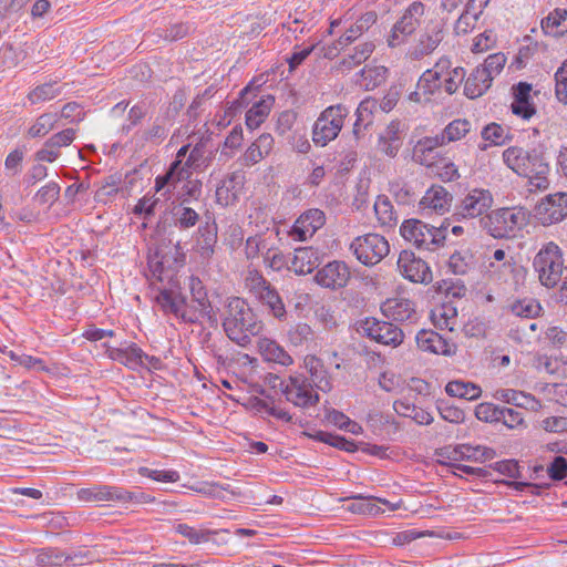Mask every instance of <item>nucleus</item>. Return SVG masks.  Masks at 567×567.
<instances>
[{
    "label": "nucleus",
    "instance_id": "f257e3e1",
    "mask_svg": "<svg viewBox=\"0 0 567 567\" xmlns=\"http://www.w3.org/2000/svg\"><path fill=\"white\" fill-rule=\"evenodd\" d=\"M223 327L231 341L246 347L262 331L264 323L244 299L234 297L226 306Z\"/></svg>",
    "mask_w": 567,
    "mask_h": 567
},
{
    "label": "nucleus",
    "instance_id": "f03ea898",
    "mask_svg": "<svg viewBox=\"0 0 567 567\" xmlns=\"http://www.w3.org/2000/svg\"><path fill=\"white\" fill-rule=\"evenodd\" d=\"M503 161L517 175L528 178L535 189L548 188L550 167L540 152L511 146L503 152Z\"/></svg>",
    "mask_w": 567,
    "mask_h": 567
},
{
    "label": "nucleus",
    "instance_id": "7ed1b4c3",
    "mask_svg": "<svg viewBox=\"0 0 567 567\" xmlns=\"http://www.w3.org/2000/svg\"><path fill=\"white\" fill-rule=\"evenodd\" d=\"M529 224V213L523 207L491 210L480 219L481 227L493 238H514Z\"/></svg>",
    "mask_w": 567,
    "mask_h": 567
},
{
    "label": "nucleus",
    "instance_id": "20e7f679",
    "mask_svg": "<svg viewBox=\"0 0 567 567\" xmlns=\"http://www.w3.org/2000/svg\"><path fill=\"white\" fill-rule=\"evenodd\" d=\"M532 266L539 284L548 289L558 286L567 269L564 251L555 241L542 245L533 258Z\"/></svg>",
    "mask_w": 567,
    "mask_h": 567
},
{
    "label": "nucleus",
    "instance_id": "39448f33",
    "mask_svg": "<svg viewBox=\"0 0 567 567\" xmlns=\"http://www.w3.org/2000/svg\"><path fill=\"white\" fill-rule=\"evenodd\" d=\"M447 227L445 221L440 227H434L417 219H409L401 225L400 233L417 249L434 251L444 245Z\"/></svg>",
    "mask_w": 567,
    "mask_h": 567
},
{
    "label": "nucleus",
    "instance_id": "423d86ee",
    "mask_svg": "<svg viewBox=\"0 0 567 567\" xmlns=\"http://www.w3.org/2000/svg\"><path fill=\"white\" fill-rule=\"evenodd\" d=\"M348 110L342 104L324 109L316 120L312 127V141L317 146H326L339 135Z\"/></svg>",
    "mask_w": 567,
    "mask_h": 567
},
{
    "label": "nucleus",
    "instance_id": "0eeeda50",
    "mask_svg": "<svg viewBox=\"0 0 567 567\" xmlns=\"http://www.w3.org/2000/svg\"><path fill=\"white\" fill-rule=\"evenodd\" d=\"M426 7L421 1L411 2L403 11L400 19L393 24L391 33L388 37V45L396 48L404 44L421 25L425 16Z\"/></svg>",
    "mask_w": 567,
    "mask_h": 567
},
{
    "label": "nucleus",
    "instance_id": "6e6552de",
    "mask_svg": "<svg viewBox=\"0 0 567 567\" xmlns=\"http://www.w3.org/2000/svg\"><path fill=\"white\" fill-rule=\"evenodd\" d=\"M350 249L361 264L374 266L388 256L390 245L383 236L371 233L355 237Z\"/></svg>",
    "mask_w": 567,
    "mask_h": 567
},
{
    "label": "nucleus",
    "instance_id": "1a4fd4ad",
    "mask_svg": "<svg viewBox=\"0 0 567 567\" xmlns=\"http://www.w3.org/2000/svg\"><path fill=\"white\" fill-rule=\"evenodd\" d=\"M284 396L288 402L301 409L315 406L319 402L318 392L302 373L288 377L287 385L284 388Z\"/></svg>",
    "mask_w": 567,
    "mask_h": 567
},
{
    "label": "nucleus",
    "instance_id": "9d476101",
    "mask_svg": "<svg viewBox=\"0 0 567 567\" xmlns=\"http://www.w3.org/2000/svg\"><path fill=\"white\" fill-rule=\"evenodd\" d=\"M358 330L367 338L393 348L399 347L404 340V332L401 328L377 318L361 320Z\"/></svg>",
    "mask_w": 567,
    "mask_h": 567
},
{
    "label": "nucleus",
    "instance_id": "9b49d317",
    "mask_svg": "<svg viewBox=\"0 0 567 567\" xmlns=\"http://www.w3.org/2000/svg\"><path fill=\"white\" fill-rule=\"evenodd\" d=\"M156 302L164 313L173 315L186 323L198 322L197 310L187 303V299L181 292L173 289H161L156 296Z\"/></svg>",
    "mask_w": 567,
    "mask_h": 567
},
{
    "label": "nucleus",
    "instance_id": "f8f14e48",
    "mask_svg": "<svg viewBox=\"0 0 567 567\" xmlns=\"http://www.w3.org/2000/svg\"><path fill=\"white\" fill-rule=\"evenodd\" d=\"M494 198L488 189L473 188L456 206L455 215L461 218H482L491 210Z\"/></svg>",
    "mask_w": 567,
    "mask_h": 567
},
{
    "label": "nucleus",
    "instance_id": "ddd939ff",
    "mask_svg": "<svg viewBox=\"0 0 567 567\" xmlns=\"http://www.w3.org/2000/svg\"><path fill=\"white\" fill-rule=\"evenodd\" d=\"M377 19L378 16L374 11L363 13L336 42L322 49L323 56L327 59L336 58L340 51L344 50L367 32L377 22Z\"/></svg>",
    "mask_w": 567,
    "mask_h": 567
},
{
    "label": "nucleus",
    "instance_id": "4468645a",
    "mask_svg": "<svg viewBox=\"0 0 567 567\" xmlns=\"http://www.w3.org/2000/svg\"><path fill=\"white\" fill-rule=\"evenodd\" d=\"M396 265L401 276L412 282L427 285L432 281L430 266L410 250L400 252Z\"/></svg>",
    "mask_w": 567,
    "mask_h": 567
},
{
    "label": "nucleus",
    "instance_id": "2eb2a0df",
    "mask_svg": "<svg viewBox=\"0 0 567 567\" xmlns=\"http://www.w3.org/2000/svg\"><path fill=\"white\" fill-rule=\"evenodd\" d=\"M444 27L441 22L429 23L420 33L414 45L408 51L411 60L417 61L431 54L444 39Z\"/></svg>",
    "mask_w": 567,
    "mask_h": 567
},
{
    "label": "nucleus",
    "instance_id": "dca6fc26",
    "mask_svg": "<svg viewBox=\"0 0 567 567\" xmlns=\"http://www.w3.org/2000/svg\"><path fill=\"white\" fill-rule=\"evenodd\" d=\"M536 217L544 226L565 219L567 217V193H555L546 196L536 206Z\"/></svg>",
    "mask_w": 567,
    "mask_h": 567
},
{
    "label": "nucleus",
    "instance_id": "f3484780",
    "mask_svg": "<svg viewBox=\"0 0 567 567\" xmlns=\"http://www.w3.org/2000/svg\"><path fill=\"white\" fill-rule=\"evenodd\" d=\"M350 276L348 265L344 261L334 260L319 269L315 280L321 287L336 290L346 287Z\"/></svg>",
    "mask_w": 567,
    "mask_h": 567
},
{
    "label": "nucleus",
    "instance_id": "a211bd4d",
    "mask_svg": "<svg viewBox=\"0 0 567 567\" xmlns=\"http://www.w3.org/2000/svg\"><path fill=\"white\" fill-rule=\"evenodd\" d=\"M326 221L324 213L320 209H309L295 221L289 236L295 240L305 241L311 238Z\"/></svg>",
    "mask_w": 567,
    "mask_h": 567
},
{
    "label": "nucleus",
    "instance_id": "6ab92c4d",
    "mask_svg": "<svg viewBox=\"0 0 567 567\" xmlns=\"http://www.w3.org/2000/svg\"><path fill=\"white\" fill-rule=\"evenodd\" d=\"M451 62L446 58L440 59L433 69H429L420 76L417 81V87L422 91L425 100H430V96L440 92L443 86L444 71L449 70Z\"/></svg>",
    "mask_w": 567,
    "mask_h": 567
},
{
    "label": "nucleus",
    "instance_id": "aec40b11",
    "mask_svg": "<svg viewBox=\"0 0 567 567\" xmlns=\"http://www.w3.org/2000/svg\"><path fill=\"white\" fill-rule=\"evenodd\" d=\"M513 102L511 110L516 116L528 121L536 114V106L532 101V84L519 82L512 87Z\"/></svg>",
    "mask_w": 567,
    "mask_h": 567
},
{
    "label": "nucleus",
    "instance_id": "412c9836",
    "mask_svg": "<svg viewBox=\"0 0 567 567\" xmlns=\"http://www.w3.org/2000/svg\"><path fill=\"white\" fill-rule=\"evenodd\" d=\"M453 195L441 185L430 187L420 202L422 210L445 214L452 206Z\"/></svg>",
    "mask_w": 567,
    "mask_h": 567
},
{
    "label": "nucleus",
    "instance_id": "4be33fe9",
    "mask_svg": "<svg viewBox=\"0 0 567 567\" xmlns=\"http://www.w3.org/2000/svg\"><path fill=\"white\" fill-rule=\"evenodd\" d=\"M381 311L388 319L399 322H414L417 313L414 303L406 298H389L381 305Z\"/></svg>",
    "mask_w": 567,
    "mask_h": 567
},
{
    "label": "nucleus",
    "instance_id": "5701e85b",
    "mask_svg": "<svg viewBox=\"0 0 567 567\" xmlns=\"http://www.w3.org/2000/svg\"><path fill=\"white\" fill-rule=\"evenodd\" d=\"M416 344L422 351H427L435 354L450 355L454 351L441 334L433 330H421L415 336Z\"/></svg>",
    "mask_w": 567,
    "mask_h": 567
},
{
    "label": "nucleus",
    "instance_id": "b1692460",
    "mask_svg": "<svg viewBox=\"0 0 567 567\" xmlns=\"http://www.w3.org/2000/svg\"><path fill=\"white\" fill-rule=\"evenodd\" d=\"M122 487L97 485L87 488H81L76 495L80 501L83 502H116V499H123L121 497Z\"/></svg>",
    "mask_w": 567,
    "mask_h": 567
},
{
    "label": "nucleus",
    "instance_id": "393cba45",
    "mask_svg": "<svg viewBox=\"0 0 567 567\" xmlns=\"http://www.w3.org/2000/svg\"><path fill=\"white\" fill-rule=\"evenodd\" d=\"M274 147V137L270 134H261L246 150L241 157L244 166H252L268 156Z\"/></svg>",
    "mask_w": 567,
    "mask_h": 567
},
{
    "label": "nucleus",
    "instance_id": "a878e982",
    "mask_svg": "<svg viewBox=\"0 0 567 567\" xmlns=\"http://www.w3.org/2000/svg\"><path fill=\"white\" fill-rule=\"evenodd\" d=\"M258 349L261 357L268 362L278 363L282 367H289L293 363L291 355L275 340L260 338Z\"/></svg>",
    "mask_w": 567,
    "mask_h": 567
},
{
    "label": "nucleus",
    "instance_id": "bb28decb",
    "mask_svg": "<svg viewBox=\"0 0 567 567\" xmlns=\"http://www.w3.org/2000/svg\"><path fill=\"white\" fill-rule=\"evenodd\" d=\"M318 265V252L312 247H300L295 250L291 269L297 275L310 274Z\"/></svg>",
    "mask_w": 567,
    "mask_h": 567
},
{
    "label": "nucleus",
    "instance_id": "cd10ccee",
    "mask_svg": "<svg viewBox=\"0 0 567 567\" xmlns=\"http://www.w3.org/2000/svg\"><path fill=\"white\" fill-rule=\"evenodd\" d=\"M375 45L372 41H365L357 44L348 53H346L340 61V69L350 71L363 62H365L373 53Z\"/></svg>",
    "mask_w": 567,
    "mask_h": 567
},
{
    "label": "nucleus",
    "instance_id": "c85d7f7f",
    "mask_svg": "<svg viewBox=\"0 0 567 567\" xmlns=\"http://www.w3.org/2000/svg\"><path fill=\"white\" fill-rule=\"evenodd\" d=\"M492 81L493 79L481 66H477L466 79L464 93L470 99H476L489 89Z\"/></svg>",
    "mask_w": 567,
    "mask_h": 567
},
{
    "label": "nucleus",
    "instance_id": "c756f323",
    "mask_svg": "<svg viewBox=\"0 0 567 567\" xmlns=\"http://www.w3.org/2000/svg\"><path fill=\"white\" fill-rule=\"evenodd\" d=\"M188 287L192 295V301L196 305L192 307L194 310H197L198 319L200 316H209L212 312V303L202 280L198 277L192 276L189 277Z\"/></svg>",
    "mask_w": 567,
    "mask_h": 567
},
{
    "label": "nucleus",
    "instance_id": "7c9ffc66",
    "mask_svg": "<svg viewBox=\"0 0 567 567\" xmlns=\"http://www.w3.org/2000/svg\"><path fill=\"white\" fill-rule=\"evenodd\" d=\"M352 502L347 506V511L353 513V514H361V515H372L375 516L383 511L378 506L377 503H381L384 505H390L389 501L385 498L374 497V496H362L357 495L350 497Z\"/></svg>",
    "mask_w": 567,
    "mask_h": 567
},
{
    "label": "nucleus",
    "instance_id": "2f4dec72",
    "mask_svg": "<svg viewBox=\"0 0 567 567\" xmlns=\"http://www.w3.org/2000/svg\"><path fill=\"white\" fill-rule=\"evenodd\" d=\"M431 320L441 330L454 331L457 324V310L452 303L444 302L432 309Z\"/></svg>",
    "mask_w": 567,
    "mask_h": 567
},
{
    "label": "nucleus",
    "instance_id": "473e14b6",
    "mask_svg": "<svg viewBox=\"0 0 567 567\" xmlns=\"http://www.w3.org/2000/svg\"><path fill=\"white\" fill-rule=\"evenodd\" d=\"M443 144H445V141L442 134L434 137H424L416 143L414 156L422 165L432 166L434 165V153Z\"/></svg>",
    "mask_w": 567,
    "mask_h": 567
},
{
    "label": "nucleus",
    "instance_id": "72a5a7b5",
    "mask_svg": "<svg viewBox=\"0 0 567 567\" xmlns=\"http://www.w3.org/2000/svg\"><path fill=\"white\" fill-rule=\"evenodd\" d=\"M198 251L203 258H210L214 254V248L217 243V225L216 223L209 221V219L205 223L204 226L198 228Z\"/></svg>",
    "mask_w": 567,
    "mask_h": 567
},
{
    "label": "nucleus",
    "instance_id": "f704fd0d",
    "mask_svg": "<svg viewBox=\"0 0 567 567\" xmlns=\"http://www.w3.org/2000/svg\"><path fill=\"white\" fill-rule=\"evenodd\" d=\"M542 29L546 34L561 37L567 33V10L555 9L542 20Z\"/></svg>",
    "mask_w": 567,
    "mask_h": 567
},
{
    "label": "nucleus",
    "instance_id": "c9c22d12",
    "mask_svg": "<svg viewBox=\"0 0 567 567\" xmlns=\"http://www.w3.org/2000/svg\"><path fill=\"white\" fill-rule=\"evenodd\" d=\"M169 120L166 116H157L154 122L143 130L141 140L145 143L159 145L168 135Z\"/></svg>",
    "mask_w": 567,
    "mask_h": 567
},
{
    "label": "nucleus",
    "instance_id": "e433bc0d",
    "mask_svg": "<svg viewBox=\"0 0 567 567\" xmlns=\"http://www.w3.org/2000/svg\"><path fill=\"white\" fill-rule=\"evenodd\" d=\"M274 101V97L268 95L252 104L246 113V124L249 128H256L265 121L270 112Z\"/></svg>",
    "mask_w": 567,
    "mask_h": 567
},
{
    "label": "nucleus",
    "instance_id": "4c0bfd02",
    "mask_svg": "<svg viewBox=\"0 0 567 567\" xmlns=\"http://www.w3.org/2000/svg\"><path fill=\"white\" fill-rule=\"evenodd\" d=\"M173 216L175 225L181 229L192 228L199 220V215L189 206L188 198H181L179 206L174 208Z\"/></svg>",
    "mask_w": 567,
    "mask_h": 567
},
{
    "label": "nucleus",
    "instance_id": "58836bf2",
    "mask_svg": "<svg viewBox=\"0 0 567 567\" xmlns=\"http://www.w3.org/2000/svg\"><path fill=\"white\" fill-rule=\"evenodd\" d=\"M373 208L380 226L393 227L396 224V214L388 196L379 195Z\"/></svg>",
    "mask_w": 567,
    "mask_h": 567
},
{
    "label": "nucleus",
    "instance_id": "ea45409f",
    "mask_svg": "<svg viewBox=\"0 0 567 567\" xmlns=\"http://www.w3.org/2000/svg\"><path fill=\"white\" fill-rule=\"evenodd\" d=\"M445 392L450 396L465 399L468 401L476 400L482 394V390L478 385L460 380L450 381L445 386Z\"/></svg>",
    "mask_w": 567,
    "mask_h": 567
},
{
    "label": "nucleus",
    "instance_id": "a19ab883",
    "mask_svg": "<svg viewBox=\"0 0 567 567\" xmlns=\"http://www.w3.org/2000/svg\"><path fill=\"white\" fill-rule=\"evenodd\" d=\"M58 113H43L38 116L34 123L28 130V136L30 137H42L52 131L59 122Z\"/></svg>",
    "mask_w": 567,
    "mask_h": 567
},
{
    "label": "nucleus",
    "instance_id": "79ce46f5",
    "mask_svg": "<svg viewBox=\"0 0 567 567\" xmlns=\"http://www.w3.org/2000/svg\"><path fill=\"white\" fill-rule=\"evenodd\" d=\"M62 93V87L56 85V82L43 83L35 86L28 94V100L31 104H38L47 101H51Z\"/></svg>",
    "mask_w": 567,
    "mask_h": 567
},
{
    "label": "nucleus",
    "instance_id": "37998d69",
    "mask_svg": "<svg viewBox=\"0 0 567 567\" xmlns=\"http://www.w3.org/2000/svg\"><path fill=\"white\" fill-rule=\"evenodd\" d=\"M472 123L466 118H457L449 123L442 132L445 143L456 142L472 131Z\"/></svg>",
    "mask_w": 567,
    "mask_h": 567
},
{
    "label": "nucleus",
    "instance_id": "c03bdc74",
    "mask_svg": "<svg viewBox=\"0 0 567 567\" xmlns=\"http://www.w3.org/2000/svg\"><path fill=\"white\" fill-rule=\"evenodd\" d=\"M455 454H460L461 458L473 460V461H486L492 460L495 456V451L486 446H471L467 444L460 445L454 450Z\"/></svg>",
    "mask_w": 567,
    "mask_h": 567
},
{
    "label": "nucleus",
    "instance_id": "a18cd8bd",
    "mask_svg": "<svg viewBox=\"0 0 567 567\" xmlns=\"http://www.w3.org/2000/svg\"><path fill=\"white\" fill-rule=\"evenodd\" d=\"M377 107V101L372 99L363 100L357 109V121L353 125V134L359 137L360 127L372 124L373 111Z\"/></svg>",
    "mask_w": 567,
    "mask_h": 567
},
{
    "label": "nucleus",
    "instance_id": "49530a36",
    "mask_svg": "<svg viewBox=\"0 0 567 567\" xmlns=\"http://www.w3.org/2000/svg\"><path fill=\"white\" fill-rule=\"evenodd\" d=\"M258 299L269 308V310L276 318L281 319L282 317H285V305L277 290L272 287V285H269L268 289H266L261 295L258 296Z\"/></svg>",
    "mask_w": 567,
    "mask_h": 567
},
{
    "label": "nucleus",
    "instance_id": "de8ad7c7",
    "mask_svg": "<svg viewBox=\"0 0 567 567\" xmlns=\"http://www.w3.org/2000/svg\"><path fill=\"white\" fill-rule=\"evenodd\" d=\"M388 69L385 66H364L360 71L362 84L367 90H373L386 80Z\"/></svg>",
    "mask_w": 567,
    "mask_h": 567
},
{
    "label": "nucleus",
    "instance_id": "09e8293b",
    "mask_svg": "<svg viewBox=\"0 0 567 567\" xmlns=\"http://www.w3.org/2000/svg\"><path fill=\"white\" fill-rule=\"evenodd\" d=\"M495 396L503 402L513 404L518 408H526L530 403H536V400L533 395L513 389L498 390Z\"/></svg>",
    "mask_w": 567,
    "mask_h": 567
},
{
    "label": "nucleus",
    "instance_id": "8fccbe9b",
    "mask_svg": "<svg viewBox=\"0 0 567 567\" xmlns=\"http://www.w3.org/2000/svg\"><path fill=\"white\" fill-rule=\"evenodd\" d=\"M176 533L187 538L190 544L198 545L209 540V536L215 534L209 529H197L187 524H178L175 527Z\"/></svg>",
    "mask_w": 567,
    "mask_h": 567
},
{
    "label": "nucleus",
    "instance_id": "3c124183",
    "mask_svg": "<svg viewBox=\"0 0 567 567\" xmlns=\"http://www.w3.org/2000/svg\"><path fill=\"white\" fill-rule=\"evenodd\" d=\"M465 70L461 66L451 68L444 71L442 90L449 95L455 93L464 81Z\"/></svg>",
    "mask_w": 567,
    "mask_h": 567
},
{
    "label": "nucleus",
    "instance_id": "603ef678",
    "mask_svg": "<svg viewBox=\"0 0 567 567\" xmlns=\"http://www.w3.org/2000/svg\"><path fill=\"white\" fill-rule=\"evenodd\" d=\"M64 559V551L52 547L40 549L35 556L38 566H62Z\"/></svg>",
    "mask_w": 567,
    "mask_h": 567
},
{
    "label": "nucleus",
    "instance_id": "864d4df0",
    "mask_svg": "<svg viewBox=\"0 0 567 567\" xmlns=\"http://www.w3.org/2000/svg\"><path fill=\"white\" fill-rule=\"evenodd\" d=\"M287 337L290 344L300 347L311 340L312 329L309 324L300 322L290 327Z\"/></svg>",
    "mask_w": 567,
    "mask_h": 567
},
{
    "label": "nucleus",
    "instance_id": "5fc2aeb1",
    "mask_svg": "<svg viewBox=\"0 0 567 567\" xmlns=\"http://www.w3.org/2000/svg\"><path fill=\"white\" fill-rule=\"evenodd\" d=\"M472 265V255L468 250L455 251L450 256L449 268L455 275H465Z\"/></svg>",
    "mask_w": 567,
    "mask_h": 567
},
{
    "label": "nucleus",
    "instance_id": "6e6d98bb",
    "mask_svg": "<svg viewBox=\"0 0 567 567\" xmlns=\"http://www.w3.org/2000/svg\"><path fill=\"white\" fill-rule=\"evenodd\" d=\"M189 31L190 27L187 23L178 22L168 28H158L156 34L166 41H177L185 38Z\"/></svg>",
    "mask_w": 567,
    "mask_h": 567
},
{
    "label": "nucleus",
    "instance_id": "4d7b16f0",
    "mask_svg": "<svg viewBox=\"0 0 567 567\" xmlns=\"http://www.w3.org/2000/svg\"><path fill=\"white\" fill-rule=\"evenodd\" d=\"M271 285L258 270H249L245 278L246 288L257 298Z\"/></svg>",
    "mask_w": 567,
    "mask_h": 567
},
{
    "label": "nucleus",
    "instance_id": "13d9d810",
    "mask_svg": "<svg viewBox=\"0 0 567 567\" xmlns=\"http://www.w3.org/2000/svg\"><path fill=\"white\" fill-rule=\"evenodd\" d=\"M76 130L75 128H65L61 132L53 134L50 138H48L47 146L54 148L56 152H60L62 147H66L72 144L75 140Z\"/></svg>",
    "mask_w": 567,
    "mask_h": 567
},
{
    "label": "nucleus",
    "instance_id": "bf43d9fd",
    "mask_svg": "<svg viewBox=\"0 0 567 567\" xmlns=\"http://www.w3.org/2000/svg\"><path fill=\"white\" fill-rule=\"evenodd\" d=\"M60 195V186L55 182H50L41 187L34 196V200L41 205H53Z\"/></svg>",
    "mask_w": 567,
    "mask_h": 567
},
{
    "label": "nucleus",
    "instance_id": "052dcab7",
    "mask_svg": "<svg viewBox=\"0 0 567 567\" xmlns=\"http://www.w3.org/2000/svg\"><path fill=\"white\" fill-rule=\"evenodd\" d=\"M511 309L517 317L534 318L538 315L540 306L533 299H524L515 301Z\"/></svg>",
    "mask_w": 567,
    "mask_h": 567
},
{
    "label": "nucleus",
    "instance_id": "680f3d73",
    "mask_svg": "<svg viewBox=\"0 0 567 567\" xmlns=\"http://www.w3.org/2000/svg\"><path fill=\"white\" fill-rule=\"evenodd\" d=\"M555 81V94L557 100L567 104V60H565L556 71Z\"/></svg>",
    "mask_w": 567,
    "mask_h": 567
},
{
    "label": "nucleus",
    "instance_id": "e2e57ef3",
    "mask_svg": "<svg viewBox=\"0 0 567 567\" xmlns=\"http://www.w3.org/2000/svg\"><path fill=\"white\" fill-rule=\"evenodd\" d=\"M506 63V56L504 53H493L489 54L484 63L481 65V68L492 78L496 76L501 73L504 65Z\"/></svg>",
    "mask_w": 567,
    "mask_h": 567
},
{
    "label": "nucleus",
    "instance_id": "0e129e2a",
    "mask_svg": "<svg viewBox=\"0 0 567 567\" xmlns=\"http://www.w3.org/2000/svg\"><path fill=\"white\" fill-rule=\"evenodd\" d=\"M309 374V381L312 383L315 389L320 390L322 392H329L332 390L331 378L323 365L319 367L316 371H312Z\"/></svg>",
    "mask_w": 567,
    "mask_h": 567
},
{
    "label": "nucleus",
    "instance_id": "69168bd1",
    "mask_svg": "<svg viewBox=\"0 0 567 567\" xmlns=\"http://www.w3.org/2000/svg\"><path fill=\"white\" fill-rule=\"evenodd\" d=\"M499 412H501V406H497L493 403H488V402H484V403H480L476 408H475V416L480 420V421H484V422H499Z\"/></svg>",
    "mask_w": 567,
    "mask_h": 567
},
{
    "label": "nucleus",
    "instance_id": "338daca9",
    "mask_svg": "<svg viewBox=\"0 0 567 567\" xmlns=\"http://www.w3.org/2000/svg\"><path fill=\"white\" fill-rule=\"evenodd\" d=\"M138 473L142 476L152 478L157 482L174 483L177 482L181 477L177 471L151 470L148 467H141Z\"/></svg>",
    "mask_w": 567,
    "mask_h": 567
},
{
    "label": "nucleus",
    "instance_id": "774afa93",
    "mask_svg": "<svg viewBox=\"0 0 567 567\" xmlns=\"http://www.w3.org/2000/svg\"><path fill=\"white\" fill-rule=\"evenodd\" d=\"M547 473L554 481H561L567 477V460L564 456H555L547 466Z\"/></svg>",
    "mask_w": 567,
    "mask_h": 567
}]
</instances>
